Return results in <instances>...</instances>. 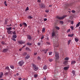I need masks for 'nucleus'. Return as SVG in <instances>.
<instances>
[{
    "label": "nucleus",
    "instance_id": "49530a36",
    "mask_svg": "<svg viewBox=\"0 0 80 80\" xmlns=\"http://www.w3.org/2000/svg\"><path fill=\"white\" fill-rule=\"evenodd\" d=\"M71 28V29L72 30H73L74 28L73 26H71L70 27Z\"/></svg>",
    "mask_w": 80,
    "mask_h": 80
},
{
    "label": "nucleus",
    "instance_id": "ddd939ff",
    "mask_svg": "<svg viewBox=\"0 0 80 80\" xmlns=\"http://www.w3.org/2000/svg\"><path fill=\"white\" fill-rule=\"evenodd\" d=\"M17 35L15 34L12 36V38H17Z\"/></svg>",
    "mask_w": 80,
    "mask_h": 80
},
{
    "label": "nucleus",
    "instance_id": "39448f33",
    "mask_svg": "<svg viewBox=\"0 0 80 80\" xmlns=\"http://www.w3.org/2000/svg\"><path fill=\"white\" fill-rule=\"evenodd\" d=\"M18 43L20 45H22V44H24V43H25V41L22 40L19 41H18Z\"/></svg>",
    "mask_w": 80,
    "mask_h": 80
},
{
    "label": "nucleus",
    "instance_id": "a878e982",
    "mask_svg": "<svg viewBox=\"0 0 80 80\" xmlns=\"http://www.w3.org/2000/svg\"><path fill=\"white\" fill-rule=\"evenodd\" d=\"M45 31V28H42V32H44Z\"/></svg>",
    "mask_w": 80,
    "mask_h": 80
},
{
    "label": "nucleus",
    "instance_id": "aec40b11",
    "mask_svg": "<svg viewBox=\"0 0 80 80\" xmlns=\"http://www.w3.org/2000/svg\"><path fill=\"white\" fill-rule=\"evenodd\" d=\"M54 46L55 47L58 48V44H54Z\"/></svg>",
    "mask_w": 80,
    "mask_h": 80
},
{
    "label": "nucleus",
    "instance_id": "e433bc0d",
    "mask_svg": "<svg viewBox=\"0 0 80 80\" xmlns=\"http://www.w3.org/2000/svg\"><path fill=\"white\" fill-rule=\"evenodd\" d=\"M70 32V29H69L67 31V33H68V32Z\"/></svg>",
    "mask_w": 80,
    "mask_h": 80
},
{
    "label": "nucleus",
    "instance_id": "f704fd0d",
    "mask_svg": "<svg viewBox=\"0 0 80 80\" xmlns=\"http://www.w3.org/2000/svg\"><path fill=\"white\" fill-rule=\"evenodd\" d=\"M12 40H13V41H14L15 42H16V39H15V38H12Z\"/></svg>",
    "mask_w": 80,
    "mask_h": 80
},
{
    "label": "nucleus",
    "instance_id": "1a4fd4ad",
    "mask_svg": "<svg viewBox=\"0 0 80 80\" xmlns=\"http://www.w3.org/2000/svg\"><path fill=\"white\" fill-rule=\"evenodd\" d=\"M72 73L73 75H71V77H73V76H75V71L74 70L72 71Z\"/></svg>",
    "mask_w": 80,
    "mask_h": 80
},
{
    "label": "nucleus",
    "instance_id": "8fccbe9b",
    "mask_svg": "<svg viewBox=\"0 0 80 80\" xmlns=\"http://www.w3.org/2000/svg\"><path fill=\"white\" fill-rule=\"evenodd\" d=\"M47 13H48V10H46L45 11Z\"/></svg>",
    "mask_w": 80,
    "mask_h": 80
},
{
    "label": "nucleus",
    "instance_id": "4468645a",
    "mask_svg": "<svg viewBox=\"0 0 80 80\" xmlns=\"http://www.w3.org/2000/svg\"><path fill=\"white\" fill-rule=\"evenodd\" d=\"M69 68L68 67H64L63 68V69L64 70H67Z\"/></svg>",
    "mask_w": 80,
    "mask_h": 80
},
{
    "label": "nucleus",
    "instance_id": "864d4df0",
    "mask_svg": "<svg viewBox=\"0 0 80 80\" xmlns=\"http://www.w3.org/2000/svg\"><path fill=\"white\" fill-rule=\"evenodd\" d=\"M20 26L21 27H22V24H20Z\"/></svg>",
    "mask_w": 80,
    "mask_h": 80
},
{
    "label": "nucleus",
    "instance_id": "de8ad7c7",
    "mask_svg": "<svg viewBox=\"0 0 80 80\" xmlns=\"http://www.w3.org/2000/svg\"><path fill=\"white\" fill-rule=\"evenodd\" d=\"M9 72H6L5 73V75H8V74H9Z\"/></svg>",
    "mask_w": 80,
    "mask_h": 80
},
{
    "label": "nucleus",
    "instance_id": "6e6552de",
    "mask_svg": "<svg viewBox=\"0 0 80 80\" xmlns=\"http://www.w3.org/2000/svg\"><path fill=\"white\" fill-rule=\"evenodd\" d=\"M7 33H8V34L12 35V31H7Z\"/></svg>",
    "mask_w": 80,
    "mask_h": 80
},
{
    "label": "nucleus",
    "instance_id": "774afa93",
    "mask_svg": "<svg viewBox=\"0 0 80 80\" xmlns=\"http://www.w3.org/2000/svg\"><path fill=\"white\" fill-rule=\"evenodd\" d=\"M50 53H51L50 54H51V53H53V52H50Z\"/></svg>",
    "mask_w": 80,
    "mask_h": 80
},
{
    "label": "nucleus",
    "instance_id": "c85d7f7f",
    "mask_svg": "<svg viewBox=\"0 0 80 80\" xmlns=\"http://www.w3.org/2000/svg\"><path fill=\"white\" fill-rule=\"evenodd\" d=\"M10 67L12 69H14V66H12V65L10 66Z\"/></svg>",
    "mask_w": 80,
    "mask_h": 80
},
{
    "label": "nucleus",
    "instance_id": "20e7f679",
    "mask_svg": "<svg viewBox=\"0 0 80 80\" xmlns=\"http://www.w3.org/2000/svg\"><path fill=\"white\" fill-rule=\"evenodd\" d=\"M55 57L56 59H59V54L58 52H55Z\"/></svg>",
    "mask_w": 80,
    "mask_h": 80
},
{
    "label": "nucleus",
    "instance_id": "a211bd4d",
    "mask_svg": "<svg viewBox=\"0 0 80 80\" xmlns=\"http://www.w3.org/2000/svg\"><path fill=\"white\" fill-rule=\"evenodd\" d=\"M74 35L73 34H69L68 35V37H72Z\"/></svg>",
    "mask_w": 80,
    "mask_h": 80
},
{
    "label": "nucleus",
    "instance_id": "f03ea898",
    "mask_svg": "<svg viewBox=\"0 0 80 80\" xmlns=\"http://www.w3.org/2000/svg\"><path fill=\"white\" fill-rule=\"evenodd\" d=\"M24 63H25V62L23 61V60H22L21 61H20L18 63L19 66H20V67H22L23 66V65L24 64Z\"/></svg>",
    "mask_w": 80,
    "mask_h": 80
},
{
    "label": "nucleus",
    "instance_id": "e2e57ef3",
    "mask_svg": "<svg viewBox=\"0 0 80 80\" xmlns=\"http://www.w3.org/2000/svg\"><path fill=\"white\" fill-rule=\"evenodd\" d=\"M43 80H46V78H43Z\"/></svg>",
    "mask_w": 80,
    "mask_h": 80
},
{
    "label": "nucleus",
    "instance_id": "69168bd1",
    "mask_svg": "<svg viewBox=\"0 0 80 80\" xmlns=\"http://www.w3.org/2000/svg\"><path fill=\"white\" fill-rule=\"evenodd\" d=\"M52 61H53V60H52V59L50 60V62H52Z\"/></svg>",
    "mask_w": 80,
    "mask_h": 80
},
{
    "label": "nucleus",
    "instance_id": "bf43d9fd",
    "mask_svg": "<svg viewBox=\"0 0 80 80\" xmlns=\"http://www.w3.org/2000/svg\"><path fill=\"white\" fill-rule=\"evenodd\" d=\"M22 48H21L20 49H19V51H22Z\"/></svg>",
    "mask_w": 80,
    "mask_h": 80
},
{
    "label": "nucleus",
    "instance_id": "bb28decb",
    "mask_svg": "<svg viewBox=\"0 0 80 80\" xmlns=\"http://www.w3.org/2000/svg\"><path fill=\"white\" fill-rule=\"evenodd\" d=\"M75 41L76 42H77L78 41V38H75Z\"/></svg>",
    "mask_w": 80,
    "mask_h": 80
},
{
    "label": "nucleus",
    "instance_id": "9d476101",
    "mask_svg": "<svg viewBox=\"0 0 80 80\" xmlns=\"http://www.w3.org/2000/svg\"><path fill=\"white\" fill-rule=\"evenodd\" d=\"M25 59H28L30 58V55L29 54L27 55L25 57Z\"/></svg>",
    "mask_w": 80,
    "mask_h": 80
},
{
    "label": "nucleus",
    "instance_id": "423d86ee",
    "mask_svg": "<svg viewBox=\"0 0 80 80\" xmlns=\"http://www.w3.org/2000/svg\"><path fill=\"white\" fill-rule=\"evenodd\" d=\"M52 37L53 38L54 37H56V33H55V31H53L52 32Z\"/></svg>",
    "mask_w": 80,
    "mask_h": 80
},
{
    "label": "nucleus",
    "instance_id": "58836bf2",
    "mask_svg": "<svg viewBox=\"0 0 80 80\" xmlns=\"http://www.w3.org/2000/svg\"><path fill=\"white\" fill-rule=\"evenodd\" d=\"M69 59V58H67V57H66L65 58V60H68Z\"/></svg>",
    "mask_w": 80,
    "mask_h": 80
},
{
    "label": "nucleus",
    "instance_id": "4be33fe9",
    "mask_svg": "<svg viewBox=\"0 0 80 80\" xmlns=\"http://www.w3.org/2000/svg\"><path fill=\"white\" fill-rule=\"evenodd\" d=\"M7 52V49H4L3 50V52Z\"/></svg>",
    "mask_w": 80,
    "mask_h": 80
},
{
    "label": "nucleus",
    "instance_id": "603ef678",
    "mask_svg": "<svg viewBox=\"0 0 80 80\" xmlns=\"http://www.w3.org/2000/svg\"><path fill=\"white\" fill-rule=\"evenodd\" d=\"M72 13H75V10H72Z\"/></svg>",
    "mask_w": 80,
    "mask_h": 80
},
{
    "label": "nucleus",
    "instance_id": "dca6fc26",
    "mask_svg": "<svg viewBox=\"0 0 80 80\" xmlns=\"http://www.w3.org/2000/svg\"><path fill=\"white\" fill-rule=\"evenodd\" d=\"M25 50H28V51H29L30 52V49L29 48H28L27 47L25 48Z\"/></svg>",
    "mask_w": 80,
    "mask_h": 80
},
{
    "label": "nucleus",
    "instance_id": "b1692460",
    "mask_svg": "<svg viewBox=\"0 0 80 80\" xmlns=\"http://www.w3.org/2000/svg\"><path fill=\"white\" fill-rule=\"evenodd\" d=\"M55 28H56V29H57V30H60V28L59 27L55 26Z\"/></svg>",
    "mask_w": 80,
    "mask_h": 80
},
{
    "label": "nucleus",
    "instance_id": "6e6d98bb",
    "mask_svg": "<svg viewBox=\"0 0 80 80\" xmlns=\"http://www.w3.org/2000/svg\"><path fill=\"white\" fill-rule=\"evenodd\" d=\"M18 80H22V78H18Z\"/></svg>",
    "mask_w": 80,
    "mask_h": 80
},
{
    "label": "nucleus",
    "instance_id": "cd10ccee",
    "mask_svg": "<svg viewBox=\"0 0 80 80\" xmlns=\"http://www.w3.org/2000/svg\"><path fill=\"white\" fill-rule=\"evenodd\" d=\"M27 45H29V46H31V45H32V44L31 43H30L29 42H28L27 44Z\"/></svg>",
    "mask_w": 80,
    "mask_h": 80
},
{
    "label": "nucleus",
    "instance_id": "052dcab7",
    "mask_svg": "<svg viewBox=\"0 0 80 80\" xmlns=\"http://www.w3.org/2000/svg\"><path fill=\"white\" fill-rule=\"evenodd\" d=\"M41 1L40 0H38V2H40Z\"/></svg>",
    "mask_w": 80,
    "mask_h": 80
},
{
    "label": "nucleus",
    "instance_id": "393cba45",
    "mask_svg": "<svg viewBox=\"0 0 80 80\" xmlns=\"http://www.w3.org/2000/svg\"><path fill=\"white\" fill-rule=\"evenodd\" d=\"M68 62V61H64V65H67V64Z\"/></svg>",
    "mask_w": 80,
    "mask_h": 80
},
{
    "label": "nucleus",
    "instance_id": "5fc2aeb1",
    "mask_svg": "<svg viewBox=\"0 0 80 80\" xmlns=\"http://www.w3.org/2000/svg\"><path fill=\"white\" fill-rule=\"evenodd\" d=\"M47 18L44 19V21H47Z\"/></svg>",
    "mask_w": 80,
    "mask_h": 80
},
{
    "label": "nucleus",
    "instance_id": "473e14b6",
    "mask_svg": "<svg viewBox=\"0 0 80 80\" xmlns=\"http://www.w3.org/2000/svg\"><path fill=\"white\" fill-rule=\"evenodd\" d=\"M28 19L30 18L31 19V18H33V17H32V16H29L28 17Z\"/></svg>",
    "mask_w": 80,
    "mask_h": 80
},
{
    "label": "nucleus",
    "instance_id": "2f4dec72",
    "mask_svg": "<svg viewBox=\"0 0 80 80\" xmlns=\"http://www.w3.org/2000/svg\"><path fill=\"white\" fill-rule=\"evenodd\" d=\"M60 23L61 25H63V22L62 21H60Z\"/></svg>",
    "mask_w": 80,
    "mask_h": 80
},
{
    "label": "nucleus",
    "instance_id": "3c124183",
    "mask_svg": "<svg viewBox=\"0 0 80 80\" xmlns=\"http://www.w3.org/2000/svg\"><path fill=\"white\" fill-rule=\"evenodd\" d=\"M41 43V42H38V45H40Z\"/></svg>",
    "mask_w": 80,
    "mask_h": 80
},
{
    "label": "nucleus",
    "instance_id": "7c9ffc66",
    "mask_svg": "<svg viewBox=\"0 0 80 80\" xmlns=\"http://www.w3.org/2000/svg\"><path fill=\"white\" fill-rule=\"evenodd\" d=\"M71 42V40H69L68 41V45H69L70 44V42Z\"/></svg>",
    "mask_w": 80,
    "mask_h": 80
},
{
    "label": "nucleus",
    "instance_id": "680f3d73",
    "mask_svg": "<svg viewBox=\"0 0 80 80\" xmlns=\"http://www.w3.org/2000/svg\"><path fill=\"white\" fill-rule=\"evenodd\" d=\"M19 75V73H17V74H16V75H17V76H18V75Z\"/></svg>",
    "mask_w": 80,
    "mask_h": 80
},
{
    "label": "nucleus",
    "instance_id": "0e129e2a",
    "mask_svg": "<svg viewBox=\"0 0 80 80\" xmlns=\"http://www.w3.org/2000/svg\"><path fill=\"white\" fill-rule=\"evenodd\" d=\"M49 55H50V52H49Z\"/></svg>",
    "mask_w": 80,
    "mask_h": 80
},
{
    "label": "nucleus",
    "instance_id": "7ed1b4c3",
    "mask_svg": "<svg viewBox=\"0 0 80 80\" xmlns=\"http://www.w3.org/2000/svg\"><path fill=\"white\" fill-rule=\"evenodd\" d=\"M67 16H63L62 17H59L58 16H57V18H58V19H59V20H62V19H63L65 17H66Z\"/></svg>",
    "mask_w": 80,
    "mask_h": 80
},
{
    "label": "nucleus",
    "instance_id": "c9c22d12",
    "mask_svg": "<svg viewBox=\"0 0 80 80\" xmlns=\"http://www.w3.org/2000/svg\"><path fill=\"white\" fill-rule=\"evenodd\" d=\"M37 77H38V76H37V74H34V78H37Z\"/></svg>",
    "mask_w": 80,
    "mask_h": 80
},
{
    "label": "nucleus",
    "instance_id": "37998d69",
    "mask_svg": "<svg viewBox=\"0 0 80 80\" xmlns=\"http://www.w3.org/2000/svg\"><path fill=\"white\" fill-rule=\"evenodd\" d=\"M44 38V36L43 35H42V36L41 38V40H43V39Z\"/></svg>",
    "mask_w": 80,
    "mask_h": 80
},
{
    "label": "nucleus",
    "instance_id": "9b49d317",
    "mask_svg": "<svg viewBox=\"0 0 80 80\" xmlns=\"http://www.w3.org/2000/svg\"><path fill=\"white\" fill-rule=\"evenodd\" d=\"M43 70H46L47 69V66L46 65H44L43 67Z\"/></svg>",
    "mask_w": 80,
    "mask_h": 80
},
{
    "label": "nucleus",
    "instance_id": "5701e85b",
    "mask_svg": "<svg viewBox=\"0 0 80 80\" xmlns=\"http://www.w3.org/2000/svg\"><path fill=\"white\" fill-rule=\"evenodd\" d=\"M7 30H8V31H10L12 30V27H9L7 28Z\"/></svg>",
    "mask_w": 80,
    "mask_h": 80
},
{
    "label": "nucleus",
    "instance_id": "13d9d810",
    "mask_svg": "<svg viewBox=\"0 0 80 80\" xmlns=\"http://www.w3.org/2000/svg\"><path fill=\"white\" fill-rule=\"evenodd\" d=\"M26 45H24L22 48H24V47H26Z\"/></svg>",
    "mask_w": 80,
    "mask_h": 80
},
{
    "label": "nucleus",
    "instance_id": "72a5a7b5",
    "mask_svg": "<svg viewBox=\"0 0 80 80\" xmlns=\"http://www.w3.org/2000/svg\"><path fill=\"white\" fill-rule=\"evenodd\" d=\"M1 43L2 44V45H5V44H6L5 42L4 41H2Z\"/></svg>",
    "mask_w": 80,
    "mask_h": 80
},
{
    "label": "nucleus",
    "instance_id": "f257e3e1",
    "mask_svg": "<svg viewBox=\"0 0 80 80\" xmlns=\"http://www.w3.org/2000/svg\"><path fill=\"white\" fill-rule=\"evenodd\" d=\"M32 67L33 68V69L35 71H37L38 70V67H37V66L35 65L33 63L31 64Z\"/></svg>",
    "mask_w": 80,
    "mask_h": 80
},
{
    "label": "nucleus",
    "instance_id": "09e8293b",
    "mask_svg": "<svg viewBox=\"0 0 80 80\" xmlns=\"http://www.w3.org/2000/svg\"><path fill=\"white\" fill-rule=\"evenodd\" d=\"M47 44H48V45H50V42H47Z\"/></svg>",
    "mask_w": 80,
    "mask_h": 80
},
{
    "label": "nucleus",
    "instance_id": "ea45409f",
    "mask_svg": "<svg viewBox=\"0 0 80 80\" xmlns=\"http://www.w3.org/2000/svg\"><path fill=\"white\" fill-rule=\"evenodd\" d=\"M28 39H29V40H30V39H31V36L28 35Z\"/></svg>",
    "mask_w": 80,
    "mask_h": 80
},
{
    "label": "nucleus",
    "instance_id": "0eeeda50",
    "mask_svg": "<svg viewBox=\"0 0 80 80\" xmlns=\"http://www.w3.org/2000/svg\"><path fill=\"white\" fill-rule=\"evenodd\" d=\"M42 52H45V53L46 54L47 53V52H48V48L46 50L42 49Z\"/></svg>",
    "mask_w": 80,
    "mask_h": 80
},
{
    "label": "nucleus",
    "instance_id": "f3484780",
    "mask_svg": "<svg viewBox=\"0 0 80 80\" xmlns=\"http://www.w3.org/2000/svg\"><path fill=\"white\" fill-rule=\"evenodd\" d=\"M5 24H6V25H7V23H8V22H8V19H6L5 20Z\"/></svg>",
    "mask_w": 80,
    "mask_h": 80
},
{
    "label": "nucleus",
    "instance_id": "338daca9",
    "mask_svg": "<svg viewBox=\"0 0 80 80\" xmlns=\"http://www.w3.org/2000/svg\"><path fill=\"white\" fill-rule=\"evenodd\" d=\"M13 29L15 30V27L13 28Z\"/></svg>",
    "mask_w": 80,
    "mask_h": 80
},
{
    "label": "nucleus",
    "instance_id": "a19ab883",
    "mask_svg": "<svg viewBox=\"0 0 80 80\" xmlns=\"http://www.w3.org/2000/svg\"><path fill=\"white\" fill-rule=\"evenodd\" d=\"M37 58H38V60H41V58H40V57L39 56H38V57Z\"/></svg>",
    "mask_w": 80,
    "mask_h": 80
},
{
    "label": "nucleus",
    "instance_id": "4c0bfd02",
    "mask_svg": "<svg viewBox=\"0 0 80 80\" xmlns=\"http://www.w3.org/2000/svg\"><path fill=\"white\" fill-rule=\"evenodd\" d=\"M4 4L5 6H7V2H6V1H5L4 2Z\"/></svg>",
    "mask_w": 80,
    "mask_h": 80
},
{
    "label": "nucleus",
    "instance_id": "412c9836",
    "mask_svg": "<svg viewBox=\"0 0 80 80\" xmlns=\"http://www.w3.org/2000/svg\"><path fill=\"white\" fill-rule=\"evenodd\" d=\"M80 22H79L78 24H77L76 27H78L80 26Z\"/></svg>",
    "mask_w": 80,
    "mask_h": 80
},
{
    "label": "nucleus",
    "instance_id": "79ce46f5",
    "mask_svg": "<svg viewBox=\"0 0 80 80\" xmlns=\"http://www.w3.org/2000/svg\"><path fill=\"white\" fill-rule=\"evenodd\" d=\"M29 10V8H28V7H27V8H26L25 11H27V10Z\"/></svg>",
    "mask_w": 80,
    "mask_h": 80
},
{
    "label": "nucleus",
    "instance_id": "6ab92c4d",
    "mask_svg": "<svg viewBox=\"0 0 80 80\" xmlns=\"http://www.w3.org/2000/svg\"><path fill=\"white\" fill-rule=\"evenodd\" d=\"M12 35H16V32L15 31H12Z\"/></svg>",
    "mask_w": 80,
    "mask_h": 80
},
{
    "label": "nucleus",
    "instance_id": "c756f323",
    "mask_svg": "<svg viewBox=\"0 0 80 80\" xmlns=\"http://www.w3.org/2000/svg\"><path fill=\"white\" fill-rule=\"evenodd\" d=\"M23 25H24L25 27H27V24L25 22H24Z\"/></svg>",
    "mask_w": 80,
    "mask_h": 80
},
{
    "label": "nucleus",
    "instance_id": "f8f14e48",
    "mask_svg": "<svg viewBox=\"0 0 80 80\" xmlns=\"http://www.w3.org/2000/svg\"><path fill=\"white\" fill-rule=\"evenodd\" d=\"M76 63V61L74 60H72L71 61V65H74Z\"/></svg>",
    "mask_w": 80,
    "mask_h": 80
},
{
    "label": "nucleus",
    "instance_id": "c03bdc74",
    "mask_svg": "<svg viewBox=\"0 0 80 80\" xmlns=\"http://www.w3.org/2000/svg\"><path fill=\"white\" fill-rule=\"evenodd\" d=\"M42 8H44L45 7V5L44 4H43L41 6Z\"/></svg>",
    "mask_w": 80,
    "mask_h": 80
},
{
    "label": "nucleus",
    "instance_id": "2eb2a0df",
    "mask_svg": "<svg viewBox=\"0 0 80 80\" xmlns=\"http://www.w3.org/2000/svg\"><path fill=\"white\" fill-rule=\"evenodd\" d=\"M3 75V73L2 72H1L0 73V78H2V76Z\"/></svg>",
    "mask_w": 80,
    "mask_h": 80
},
{
    "label": "nucleus",
    "instance_id": "4d7b16f0",
    "mask_svg": "<svg viewBox=\"0 0 80 80\" xmlns=\"http://www.w3.org/2000/svg\"><path fill=\"white\" fill-rule=\"evenodd\" d=\"M37 52H35L34 53V55H37Z\"/></svg>",
    "mask_w": 80,
    "mask_h": 80
},
{
    "label": "nucleus",
    "instance_id": "a18cd8bd",
    "mask_svg": "<svg viewBox=\"0 0 80 80\" xmlns=\"http://www.w3.org/2000/svg\"><path fill=\"white\" fill-rule=\"evenodd\" d=\"M5 69H7V70H9V67L7 66L6 68H5Z\"/></svg>",
    "mask_w": 80,
    "mask_h": 80
}]
</instances>
